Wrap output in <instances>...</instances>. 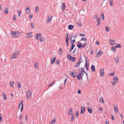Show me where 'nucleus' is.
I'll use <instances>...</instances> for the list:
<instances>
[{
	"mask_svg": "<svg viewBox=\"0 0 124 124\" xmlns=\"http://www.w3.org/2000/svg\"><path fill=\"white\" fill-rule=\"evenodd\" d=\"M12 36L14 37H18V36L19 32L18 31H12L10 32Z\"/></svg>",
	"mask_w": 124,
	"mask_h": 124,
	"instance_id": "1",
	"label": "nucleus"
},
{
	"mask_svg": "<svg viewBox=\"0 0 124 124\" xmlns=\"http://www.w3.org/2000/svg\"><path fill=\"white\" fill-rule=\"evenodd\" d=\"M26 97L28 99H29L31 97L32 92L30 90H28L26 92Z\"/></svg>",
	"mask_w": 124,
	"mask_h": 124,
	"instance_id": "2",
	"label": "nucleus"
},
{
	"mask_svg": "<svg viewBox=\"0 0 124 124\" xmlns=\"http://www.w3.org/2000/svg\"><path fill=\"white\" fill-rule=\"evenodd\" d=\"M109 42L111 45H114L116 44V42L114 39H109Z\"/></svg>",
	"mask_w": 124,
	"mask_h": 124,
	"instance_id": "3",
	"label": "nucleus"
},
{
	"mask_svg": "<svg viewBox=\"0 0 124 124\" xmlns=\"http://www.w3.org/2000/svg\"><path fill=\"white\" fill-rule=\"evenodd\" d=\"M77 73L76 74V76L78 80H80L81 79H82L83 77L82 76L83 75L84 73H82L80 72L78 75H77Z\"/></svg>",
	"mask_w": 124,
	"mask_h": 124,
	"instance_id": "4",
	"label": "nucleus"
},
{
	"mask_svg": "<svg viewBox=\"0 0 124 124\" xmlns=\"http://www.w3.org/2000/svg\"><path fill=\"white\" fill-rule=\"evenodd\" d=\"M84 57L85 58V67L87 70H88V68L89 66V65L87 64V62L88 61H88H87L86 58L85 56L84 55Z\"/></svg>",
	"mask_w": 124,
	"mask_h": 124,
	"instance_id": "5",
	"label": "nucleus"
},
{
	"mask_svg": "<svg viewBox=\"0 0 124 124\" xmlns=\"http://www.w3.org/2000/svg\"><path fill=\"white\" fill-rule=\"evenodd\" d=\"M76 73V71L75 70H73L72 72L70 71V74L72 77L75 78L76 77L75 75V73Z\"/></svg>",
	"mask_w": 124,
	"mask_h": 124,
	"instance_id": "6",
	"label": "nucleus"
},
{
	"mask_svg": "<svg viewBox=\"0 0 124 124\" xmlns=\"http://www.w3.org/2000/svg\"><path fill=\"white\" fill-rule=\"evenodd\" d=\"M32 32H31L30 33H28L27 34V38H31L32 36Z\"/></svg>",
	"mask_w": 124,
	"mask_h": 124,
	"instance_id": "7",
	"label": "nucleus"
},
{
	"mask_svg": "<svg viewBox=\"0 0 124 124\" xmlns=\"http://www.w3.org/2000/svg\"><path fill=\"white\" fill-rule=\"evenodd\" d=\"M17 56V54L15 53H14L11 56L12 59L16 58Z\"/></svg>",
	"mask_w": 124,
	"mask_h": 124,
	"instance_id": "8",
	"label": "nucleus"
},
{
	"mask_svg": "<svg viewBox=\"0 0 124 124\" xmlns=\"http://www.w3.org/2000/svg\"><path fill=\"white\" fill-rule=\"evenodd\" d=\"M85 107H82L81 108V113L82 114L85 112Z\"/></svg>",
	"mask_w": 124,
	"mask_h": 124,
	"instance_id": "9",
	"label": "nucleus"
},
{
	"mask_svg": "<svg viewBox=\"0 0 124 124\" xmlns=\"http://www.w3.org/2000/svg\"><path fill=\"white\" fill-rule=\"evenodd\" d=\"M42 34H37L36 35V39H38L41 38Z\"/></svg>",
	"mask_w": 124,
	"mask_h": 124,
	"instance_id": "10",
	"label": "nucleus"
},
{
	"mask_svg": "<svg viewBox=\"0 0 124 124\" xmlns=\"http://www.w3.org/2000/svg\"><path fill=\"white\" fill-rule=\"evenodd\" d=\"M103 54V53L101 51H100L99 52H98L96 54L97 55V56L99 57L100 55H101L102 54Z\"/></svg>",
	"mask_w": 124,
	"mask_h": 124,
	"instance_id": "11",
	"label": "nucleus"
},
{
	"mask_svg": "<svg viewBox=\"0 0 124 124\" xmlns=\"http://www.w3.org/2000/svg\"><path fill=\"white\" fill-rule=\"evenodd\" d=\"M101 76V77L103 76L104 74V70L103 69H101L100 70Z\"/></svg>",
	"mask_w": 124,
	"mask_h": 124,
	"instance_id": "12",
	"label": "nucleus"
},
{
	"mask_svg": "<svg viewBox=\"0 0 124 124\" xmlns=\"http://www.w3.org/2000/svg\"><path fill=\"white\" fill-rule=\"evenodd\" d=\"M70 61L72 62H74L76 61V58L72 56V57L70 58Z\"/></svg>",
	"mask_w": 124,
	"mask_h": 124,
	"instance_id": "13",
	"label": "nucleus"
},
{
	"mask_svg": "<svg viewBox=\"0 0 124 124\" xmlns=\"http://www.w3.org/2000/svg\"><path fill=\"white\" fill-rule=\"evenodd\" d=\"M96 21L97 23V26H98L100 24L101 20L100 18H97L96 20Z\"/></svg>",
	"mask_w": 124,
	"mask_h": 124,
	"instance_id": "14",
	"label": "nucleus"
},
{
	"mask_svg": "<svg viewBox=\"0 0 124 124\" xmlns=\"http://www.w3.org/2000/svg\"><path fill=\"white\" fill-rule=\"evenodd\" d=\"M52 19V17L51 16H49L48 17V19L46 21L47 23H48Z\"/></svg>",
	"mask_w": 124,
	"mask_h": 124,
	"instance_id": "15",
	"label": "nucleus"
},
{
	"mask_svg": "<svg viewBox=\"0 0 124 124\" xmlns=\"http://www.w3.org/2000/svg\"><path fill=\"white\" fill-rule=\"evenodd\" d=\"M66 7L65 6V3H62V6L61 7V9L64 11L65 8Z\"/></svg>",
	"mask_w": 124,
	"mask_h": 124,
	"instance_id": "16",
	"label": "nucleus"
},
{
	"mask_svg": "<svg viewBox=\"0 0 124 124\" xmlns=\"http://www.w3.org/2000/svg\"><path fill=\"white\" fill-rule=\"evenodd\" d=\"M25 12L27 14H28L30 13V9L28 7L26 8V9L25 10Z\"/></svg>",
	"mask_w": 124,
	"mask_h": 124,
	"instance_id": "17",
	"label": "nucleus"
},
{
	"mask_svg": "<svg viewBox=\"0 0 124 124\" xmlns=\"http://www.w3.org/2000/svg\"><path fill=\"white\" fill-rule=\"evenodd\" d=\"M76 24L78 26L81 27L82 26V23L80 22H79L76 23Z\"/></svg>",
	"mask_w": 124,
	"mask_h": 124,
	"instance_id": "18",
	"label": "nucleus"
},
{
	"mask_svg": "<svg viewBox=\"0 0 124 124\" xmlns=\"http://www.w3.org/2000/svg\"><path fill=\"white\" fill-rule=\"evenodd\" d=\"M91 69L92 71L94 72L95 71V67L94 65H92L91 66Z\"/></svg>",
	"mask_w": 124,
	"mask_h": 124,
	"instance_id": "19",
	"label": "nucleus"
},
{
	"mask_svg": "<svg viewBox=\"0 0 124 124\" xmlns=\"http://www.w3.org/2000/svg\"><path fill=\"white\" fill-rule=\"evenodd\" d=\"M73 111L72 109V108H70L69 110V115H72V114Z\"/></svg>",
	"mask_w": 124,
	"mask_h": 124,
	"instance_id": "20",
	"label": "nucleus"
},
{
	"mask_svg": "<svg viewBox=\"0 0 124 124\" xmlns=\"http://www.w3.org/2000/svg\"><path fill=\"white\" fill-rule=\"evenodd\" d=\"M56 59V58L55 57H54L53 58V59H51V63L52 64L53 63L55 62V60Z\"/></svg>",
	"mask_w": 124,
	"mask_h": 124,
	"instance_id": "21",
	"label": "nucleus"
},
{
	"mask_svg": "<svg viewBox=\"0 0 124 124\" xmlns=\"http://www.w3.org/2000/svg\"><path fill=\"white\" fill-rule=\"evenodd\" d=\"M77 46V47L79 48H82L81 43L80 42L78 43Z\"/></svg>",
	"mask_w": 124,
	"mask_h": 124,
	"instance_id": "22",
	"label": "nucleus"
},
{
	"mask_svg": "<svg viewBox=\"0 0 124 124\" xmlns=\"http://www.w3.org/2000/svg\"><path fill=\"white\" fill-rule=\"evenodd\" d=\"M116 47H114L113 46H111V51L113 52H115L116 51Z\"/></svg>",
	"mask_w": 124,
	"mask_h": 124,
	"instance_id": "23",
	"label": "nucleus"
},
{
	"mask_svg": "<svg viewBox=\"0 0 124 124\" xmlns=\"http://www.w3.org/2000/svg\"><path fill=\"white\" fill-rule=\"evenodd\" d=\"M88 111L89 113H91L92 112V110L91 108L89 107H88Z\"/></svg>",
	"mask_w": 124,
	"mask_h": 124,
	"instance_id": "24",
	"label": "nucleus"
},
{
	"mask_svg": "<svg viewBox=\"0 0 124 124\" xmlns=\"http://www.w3.org/2000/svg\"><path fill=\"white\" fill-rule=\"evenodd\" d=\"M74 27V26L72 25H70L68 26V28L69 29H73Z\"/></svg>",
	"mask_w": 124,
	"mask_h": 124,
	"instance_id": "25",
	"label": "nucleus"
},
{
	"mask_svg": "<svg viewBox=\"0 0 124 124\" xmlns=\"http://www.w3.org/2000/svg\"><path fill=\"white\" fill-rule=\"evenodd\" d=\"M81 41H84V46L87 45V44H85V42L87 41V39H81Z\"/></svg>",
	"mask_w": 124,
	"mask_h": 124,
	"instance_id": "26",
	"label": "nucleus"
},
{
	"mask_svg": "<svg viewBox=\"0 0 124 124\" xmlns=\"http://www.w3.org/2000/svg\"><path fill=\"white\" fill-rule=\"evenodd\" d=\"M54 119L52 120V121L49 123V124H51L52 123L55 124V122L56 120L55 119Z\"/></svg>",
	"mask_w": 124,
	"mask_h": 124,
	"instance_id": "27",
	"label": "nucleus"
},
{
	"mask_svg": "<svg viewBox=\"0 0 124 124\" xmlns=\"http://www.w3.org/2000/svg\"><path fill=\"white\" fill-rule=\"evenodd\" d=\"M19 17H20V14L21 13V11L20 10H18L17 11Z\"/></svg>",
	"mask_w": 124,
	"mask_h": 124,
	"instance_id": "28",
	"label": "nucleus"
},
{
	"mask_svg": "<svg viewBox=\"0 0 124 124\" xmlns=\"http://www.w3.org/2000/svg\"><path fill=\"white\" fill-rule=\"evenodd\" d=\"M83 59L81 56H80V58L79 59V61L78 62L80 64L82 62Z\"/></svg>",
	"mask_w": 124,
	"mask_h": 124,
	"instance_id": "29",
	"label": "nucleus"
},
{
	"mask_svg": "<svg viewBox=\"0 0 124 124\" xmlns=\"http://www.w3.org/2000/svg\"><path fill=\"white\" fill-rule=\"evenodd\" d=\"M81 71L80 73H85V69H84L83 68H81Z\"/></svg>",
	"mask_w": 124,
	"mask_h": 124,
	"instance_id": "30",
	"label": "nucleus"
},
{
	"mask_svg": "<svg viewBox=\"0 0 124 124\" xmlns=\"http://www.w3.org/2000/svg\"><path fill=\"white\" fill-rule=\"evenodd\" d=\"M100 101L101 103H103L104 102V101H103V98L102 97H101L100 98Z\"/></svg>",
	"mask_w": 124,
	"mask_h": 124,
	"instance_id": "31",
	"label": "nucleus"
},
{
	"mask_svg": "<svg viewBox=\"0 0 124 124\" xmlns=\"http://www.w3.org/2000/svg\"><path fill=\"white\" fill-rule=\"evenodd\" d=\"M80 64L78 62V63H76L75 65V67L76 68L77 67H78L79 65H80Z\"/></svg>",
	"mask_w": 124,
	"mask_h": 124,
	"instance_id": "32",
	"label": "nucleus"
},
{
	"mask_svg": "<svg viewBox=\"0 0 124 124\" xmlns=\"http://www.w3.org/2000/svg\"><path fill=\"white\" fill-rule=\"evenodd\" d=\"M77 36V35L76 34H73L72 35L70 39L72 38H76Z\"/></svg>",
	"mask_w": 124,
	"mask_h": 124,
	"instance_id": "33",
	"label": "nucleus"
},
{
	"mask_svg": "<svg viewBox=\"0 0 124 124\" xmlns=\"http://www.w3.org/2000/svg\"><path fill=\"white\" fill-rule=\"evenodd\" d=\"M35 67L36 68V69L39 68V66L38 64V63H35L34 64Z\"/></svg>",
	"mask_w": 124,
	"mask_h": 124,
	"instance_id": "34",
	"label": "nucleus"
},
{
	"mask_svg": "<svg viewBox=\"0 0 124 124\" xmlns=\"http://www.w3.org/2000/svg\"><path fill=\"white\" fill-rule=\"evenodd\" d=\"M75 116L76 117H78L79 116V112L78 111H76L75 113Z\"/></svg>",
	"mask_w": 124,
	"mask_h": 124,
	"instance_id": "35",
	"label": "nucleus"
},
{
	"mask_svg": "<svg viewBox=\"0 0 124 124\" xmlns=\"http://www.w3.org/2000/svg\"><path fill=\"white\" fill-rule=\"evenodd\" d=\"M74 114L71 118V120L70 121V122H71L72 121H73L74 120Z\"/></svg>",
	"mask_w": 124,
	"mask_h": 124,
	"instance_id": "36",
	"label": "nucleus"
},
{
	"mask_svg": "<svg viewBox=\"0 0 124 124\" xmlns=\"http://www.w3.org/2000/svg\"><path fill=\"white\" fill-rule=\"evenodd\" d=\"M113 0H109V2L110 6L112 7L113 6Z\"/></svg>",
	"mask_w": 124,
	"mask_h": 124,
	"instance_id": "37",
	"label": "nucleus"
},
{
	"mask_svg": "<svg viewBox=\"0 0 124 124\" xmlns=\"http://www.w3.org/2000/svg\"><path fill=\"white\" fill-rule=\"evenodd\" d=\"M116 48L118 47V48H120L121 47V45L120 44H118L116 45L115 46Z\"/></svg>",
	"mask_w": 124,
	"mask_h": 124,
	"instance_id": "38",
	"label": "nucleus"
},
{
	"mask_svg": "<svg viewBox=\"0 0 124 124\" xmlns=\"http://www.w3.org/2000/svg\"><path fill=\"white\" fill-rule=\"evenodd\" d=\"M75 46V45L74 44H73L71 46V49L70 50V51H72V50L73 49L74 47Z\"/></svg>",
	"mask_w": 124,
	"mask_h": 124,
	"instance_id": "39",
	"label": "nucleus"
},
{
	"mask_svg": "<svg viewBox=\"0 0 124 124\" xmlns=\"http://www.w3.org/2000/svg\"><path fill=\"white\" fill-rule=\"evenodd\" d=\"M114 110L115 111H118V110L117 106H114Z\"/></svg>",
	"mask_w": 124,
	"mask_h": 124,
	"instance_id": "40",
	"label": "nucleus"
},
{
	"mask_svg": "<svg viewBox=\"0 0 124 124\" xmlns=\"http://www.w3.org/2000/svg\"><path fill=\"white\" fill-rule=\"evenodd\" d=\"M55 82V81H53L49 85V86L50 87H51L52 86V85Z\"/></svg>",
	"mask_w": 124,
	"mask_h": 124,
	"instance_id": "41",
	"label": "nucleus"
},
{
	"mask_svg": "<svg viewBox=\"0 0 124 124\" xmlns=\"http://www.w3.org/2000/svg\"><path fill=\"white\" fill-rule=\"evenodd\" d=\"M116 81L114 80V81H113V82H111V83L113 85V86H114L116 84Z\"/></svg>",
	"mask_w": 124,
	"mask_h": 124,
	"instance_id": "42",
	"label": "nucleus"
},
{
	"mask_svg": "<svg viewBox=\"0 0 124 124\" xmlns=\"http://www.w3.org/2000/svg\"><path fill=\"white\" fill-rule=\"evenodd\" d=\"M39 9L38 6H36L35 7V11L36 12H38V11H39Z\"/></svg>",
	"mask_w": 124,
	"mask_h": 124,
	"instance_id": "43",
	"label": "nucleus"
},
{
	"mask_svg": "<svg viewBox=\"0 0 124 124\" xmlns=\"http://www.w3.org/2000/svg\"><path fill=\"white\" fill-rule=\"evenodd\" d=\"M17 86H18V87L19 88H20L21 86V85L20 83H19L18 82V83H17Z\"/></svg>",
	"mask_w": 124,
	"mask_h": 124,
	"instance_id": "44",
	"label": "nucleus"
},
{
	"mask_svg": "<svg viewBox=\"0 0 124 124\" xmlns=\"http://www.w3.org/2000/svg\"><path fill=\"white\" fill-rule=\"evenodd\" d=\"M2 95L3 97L4 98V99L6 100L7 99V97L5 94L4 93H3V94Z\"/></svg>",
	"mask_w": 124,
	"mask_h": 124,
	"instance_id": "45",
	"label": "nucleus"
},
{
	"mask_svg": "<svg viewBox=\"0 0 124 124\" xmlns=\"http://www.w3.org/2000/svg\"><path fill=\"white\" fill-rule=\"evenodd\" d=\"M59 52V53L62 54V48H60V49Z\"/></svg>",
	"mask_w": 124,
	"mask_h": 124,
	"instance_id": "46",
	"label": "nucleus"
},
{
	"mask_svg": "<svg viewBox=\"0 0 124 124\" xmlns=\"http://www.w3.org/2000/svg\"><path fill=\"white\" fill-rule=\"evenodd\" d=\"M102 17V20H103L104 19V13H102L101 14V18Z\"/></svg>",
	"mask_w": 124,
	"mask_h": 124,
	"instance_id": "47",
	"label": "nucleus"
},
{
	"mask_svg": "<svg viewBox=\"0 0 124 124\" xmlns=\"http://www.w3.org/2000/svg\"><path fill=\"white\" fill-rule=\"evenodd\" d=\"M75 39H74V40H73L72 39H70V41L71 42L73 43V44L75 42Z\"/></svg>",
	"mask_w": 124,
	"mask_h": 124,
	"instance_id": "48",
	"label": "nucleus"
},
{
	"mask_svg": "<svg viewBox=\"0 0 124 124\" xmlns=\"http://www.w3.org/2000/svg\"><path fill=\"white\" fill-rule=\"evenodd\" d=\"M105 28L106 31L108 32L109 31V27H106Z\"/></svg>",
	"mask_w": 124,
	"mask_h": 124,
	"instance_id": "49",
	"label": "nucleus"
},
{
	"mask_svg": "<svg viewBox=\"0 0 124 124\" xmlns=\"http://www.w3.org/2000/svg\"><path fill=\"white\" fill-rule=\"evenodd\" d=\"M4 12L5 13H8V10L6 8L4 9Z\"/></svg>",
	"mask_w": 124,
	"mask_h": 124,
	"instance_id": "50",
	"label": "nucleus"
},
{
	"mask_svg": "<svg viewBox=\"0 0 124 124\" xmlns=\"http://www.w3.org/2000/svg\"><path fill=\"white\" fill-rule=\"evenodd\" d=\"M67 58L70 59V58L72 57V56L70 55L69 54H68L67 55Z\"/></svg>",
	"mask_w": 124,
	"mask_h": 124,
	"instance_id": "51",
	"label": "nucleus"
},
{
	"mask_svg": "<svg viewBox=\"0 0 124 124\" xmlns=\"http://www.w3.org/2000/svg\"><path fill=\"white\" fill-rule=\"evenodd\" d=\"M31 26L32 28H34L35 27V25L33 23H31Z\"/></svg>",
	"mask_w": 124,
	"mask_h": 124,
	"instance_id": "52",
	"label": "nucleus"
},
{
	"mask_svg": "<svg viewBox=\"0 0 124 124\" xmlns=\"http://www.w3.org/2000/svg\"><path fill=\"white\" fill-rule=\"evenodd\" d=\"M22 104H23L22 101L19 104V108H20V106L21 105V107L22 106Z\"/></svg>",
	"mask_w": 124,
	"mask_h": 124,
	"instance_id": "53",
	"label": "nucleus"
},
{
	"mask_svg": "<svg viewBox=\"0 0 124 124\" xmlns=\"http://www.w3.org/2000/svg\"><path fill=\"white\" fill-rule=\"evenodd\" d=\"M118 78L117 77H115L113 79V81H114V80H115L116 81H118Z\"/></svg>",
	"mask_w": 124,
	"mask_h": 124,
	"instance_id": "54",
	"label": "nucleus"
},
{
	"mask_svg": "<svg viewBox=\"0 0 124 124\" xmlns=\"http://www.w3.org/2000/svg\"><path fill=\"white\" fill-rule=\"evenodd\" d=\"M14 84V83L13 82H10V86H11L12 87H13V84Z\"/></svg>",
	"mask_w": 124,
	"mask_h": 124,
	"instance_id": "55",
	"label": "nucleus"
},
{
	"mask_svg": "<svg viewBox=\"0 0 124 124\" xmlns=\"http://www.w3.org/2000/svg\"><path fill=\"white\" fill-rule=\"evenodd\" d=\"M33 17V15L32 14L30 15L29 19L31 20L32 19Z\"/></svg>",
	"mask_w": 124,
	"mask_h": 124,
	"instance_id": "56",
	"label": "nucleus"
},
{
	"mask_svg": "<svg viewBox=\"0 0 124 124\" xmlns=\"http://www.w3.org/2000/svg\"><path fill=\"white\" fill-rule=\"evenodd\" d=\"M66 44L67 46L68 45V41L69 39H66Z\"/></svg>",
	"mask_w": 124,
	"mask_h": 124,
	"instance_id": "57",
	"label": "nucleus"
},
{
	"mask_svg": "<svg viewBox=\"0 0 124 124\" xmlns=\"http://www.w3.org/2000/svg\"><path fill=\"white\" fill-rule=\"evenodd\" d=\"M59 60H57L55 62L57 64V65H58L59 64Z\"/></svg>",
	"mask_w": 124,
	"mask_h": 124,
	"instance_id": "58",
	"label": "nucleus"
},
{
	"mask_svg": "<svg viewBox=\"0 0 124 124\" xmlns=\"http://www.w3.org/2000/svg\"><path fill=\"white\" fill-rule=\"evenodd\" d=\"M98 17V16L97 15H95L94 16V19H96Z\"/></svg>",
	"mask_w": 124,
	"mask_h": 124,
	"instance_id": "59",
	"label": "nucleus"
},
{
	"mask_svg": "<svg viewBox=\"0 0 124 124\" xmlns=\"http://www.w3.org/2000/svg\"><path fill=\"white\" fill-rule=\"evenodd\" d=\"M111 119L113 120H114L115 119V118L112 115H111Z\"/></svg>",
	"mask_w": 124,
	"mask_h": 124,
	"instance_id": "60",
	"label": "nucleus"
},
{
	"mask_svg": "<svg viewBox=\"0 0 124 124\" xmlns=\"http://www.w3.org/2000/svg\"><path fill=\"white\" fill-rule=\"evenodd\" d=\"M16 19V17L15 16H14L13 17V20L14 21H15Z\"/></svg>",
	"mask_w": 124,
	"mask_h": 124,
	"instance_id": "61",
	"label": "nucleus"
},
{
	"mask_svg": "<svg viewBox=\"0 0 124 124\" xmlns=\"http://www.w3.org/2000/svg\"><path fill=\"white\" fill-rule=\"evenodd\" d=\"M118 61H119V59L117 56L116 58V59L115 60V61L116 62H117Z\"/></svg>",
	"mask_w": 124,
	"mask_h": 124,
	"instance_id": "62",
	"label": "nucleus"
},
{
	"mask_svg": "<svg viewBox=\"0 0 124 124\" xmlns=\"http://www.w3.org/2000/svg\"><path fill=\"white\" fill-rule=\"evenodd\" d=\"M115 73L114 72H111L109 74L110 76H113L114 75Z\"/></svg>",
	"mask_w": 124,
	"mask_h": 124,
	"instance_id": "63",
	"label": "nucleus"
},
{
	"mask_svg": "<svg viewBox=\"0 0 124 124\" xmlns=\"http://www.w3.org/2000/svg\"><path fill=\"white\" fill-rule=\"evenodd\" d=\"M102 108L100 107L99 108V109H98V111H102Z\"/></svg>",
	"mask_w": 124,
	"mask_h": 124,
	"instance_id": "64",
	"label": "nucleus"
}]
</instances>
